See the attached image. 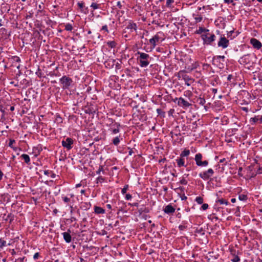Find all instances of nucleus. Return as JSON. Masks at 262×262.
Instances as JSON below:
<instances>
[{
    "instance_id": "obj_1",
    "label": "nucleus",
    "mask_w": 262,
    "mask_h": 262,
    "mask_svg": "<svg viewBox=\"0 0 262 262\" xmlns=\"http://www.w3.org/2000/svg\"><path fill=\"white\" fill-rule=\"evenodd\" d=\"M137 54L139 56L137 60L139 61V64L141 67L145 68L149 64V55L145 53L138 51Z\"/></svg>"
},
{
    "instance_id": "obj_2",
    "label": "nucleus",
    "mask_w": 262,
    "mask_h": 262,
    "mask_svg": "<svg viewBox=\"0 0 262 262\" xmlns=\"http://www.w3.org/2000/svg\"><path fill=\"white\" fill-rule=\"evenodd\" d=\"M177 75L179 79L183 80L185 84L187 86L191 85L194 81V79L187 75L184 71H179Z\"/></svg>"
},
{
    "instance_id": "obj_3",
    "label": "nucleus",
    "mask_w": 262,
    "mask_h": 262,
    "mask_svg": "<svg viewBox=\"0 0 262 262\" xmlns=\"http://www.w3.org/2000/svg\"><path fill=\"white\" fill-rule=\"evenodd\" d=\"M61 84V87L63 89H69L73 83L72 79L66 76H62L59 79Z\"/></svg>"
},
{
    "instance_id": "obj_4",
    "label": "nucleus",
    "mask_w": 262,
    "mask_h": 262,
    "mask_svg": "<svg viewBox=\"0 0 262 262\" xmlns=\"http://www.w3.org/2000/svg\"><path fill=\"white\" fill-rule=\"evenodd\" d=\"M162 35H163L162 33L158 32L149 39V43L152 46V48L156 47L157 42H162L164 40V38L161 36Z\"/></svg>"
},
{
    "instance_id": "obj_5",
    "label": "nucleus",
    "mask_w": 262,
    "mask_h": 262,
    "mask_svg": "<svg viewBox=\"0 0 262 262\" xmlns=\"http://www.w3.org/2000/svg\"><path fill=\"white\" fill-rule=\"evenodd\" d=\"M202 155L200 153L196 154L195 155L194 160L196 165L199 167H206L208 165V161L205 160L202 161Z\"/></svg>"
},
{
    "instance_id": "obj_6",
    "label": "nucleus",
    "mask_w": 262,
    "mask_h": 262,
    "mask_svg": "<svg viewBox=\"0 0 262 262\" xmlns=\"http://www.w3.org/2000/svg\"><path fill=\"white\" fill-rule=\"evenodd\" d=\"M202 39L204 41V43L205 44L209 45L212 42L215 40V36L213 34H210L209 33H206V34H203L202 36Z\"/></svg>"
},
{
    "instance_id": "obj_7",
    "label": "nucleus",
    "mask_w": 262,
    "mask_h": 262,
    "mask_svg": "<svg viewBox=\"0 0 262 262\" xmlns=\"http://www.w3.org/2000/svg\"><path fill=\"white\" fill-rule=\"evenodd\" d=\"M214 174V171L212 168H209L208 170L204 171L199 173V177L203 180L206 181L208 180Z\"/></svg>"
},
{
    "instance_id": "obj_8",
    "label": "nucleus",
    "mask_w": 262,
    "mask_h": 262,
    "mask_svg": "<svg viewBox=\"0 0 262 262\" xmlns=\"http://www.w3.org/2000/svg\"><path fill=\"white\" fill-rule=\"evenodd\" d=\"M62 145L67 149L69 150L72 148V144H73V140L72 139L67 138L65 140L62 141Z\"/></svg>"
},
{
    "instance_id": "obj_9",
    "label": "nucleus",
    "mask_w": 262,
    "mask_h": 262,
    "mask_svg": "<svg viewBox=\"0 0 262 262\" xmlns=\"http://www.w3.org/2000/svg\"><path fill=\"white\" fill-rule=\"evenodd\" d=\"M229 44V40L225 37H221L218 42V46L225 49L228 47Z\"/></svg>"
},
{
    "instance_id": "obj_10",
    "label": "nucleus",
    "mask_w": 262,
    "mask_h": 262,
    "mask_svg": "<svg viewBox=\"0 0 262 262\" xmlns=\"http://www.w3.org/2000/svg\"><path fill=\"white\" fill-rule=\"evenodd\" d=\"M120 126V124L116 122L114 124H112V125L108 129V130L111 132L112 134L116 135L119 132Z\"/></svg>"
},
{
    "instance_id": "obj_11",
    "label": "nucleus",
    "mask_w": 262,
    "mask_h": 262,
    "mask_svg": "<svg viewBox=\"0 0 262 262\" xmlns=\"http://www.w3.org/2000/svg\"><path fill=\"white\" fill-rule=\"evenodd\" d=\"M176 99L178 100V104L179 106L187 108L191 105L190 103H189L187 101H186L184 98L182 97L176 98Z\"/></svg>"
},
{
    "instance_id": "obj_12",
    "label": "nucleus",
    "mask_w": 262,
    "mask_h": 262,
    "mask_svg": "<svg viewBox=\"0 0 262 262\" xmlns=\"http://www.w3.org/2000/svg\"><path fill=\"white\" fill-rule=\"evenodd\" d=\"M238 61L241 64L245 65L249 64L250 62V55L249 54L244 55L240 58Z\"/></svg>"
},
{
    "instance_id": "obj_13",
    "label": "nucleus",
    "mask_w": 262,
    "mask_h": 262,
    "mask_svg": "<svg viewBox=\"0 0 262 262\" xmlns=\"http://www.w3.org/2000/svg\"><path fill=\"white\" fill-rule=\"evenodd\" d=\"M250 43L256 49H259L262 46L261 43L256 38H251L250 39Z\"/></svg>"
},
{
    "instance_id": "obj_14",
    "label": "nucleus",
    "mask_w": 262,
    "mask_h": 262,
    "mask_svg": "<svg viewBox=\"0 0 262 262\" xmlns=\"http://www.w3.org/2000/svg\"><path fill=\"white\" fill-rule=\"evenodd\" d=\"M163 211L165 213L170 214L173 213L175 211V208L171 205H167L163 209Z\"/></svg>"
},
{
    "instance_id": "obj_15",
    "label": "nucleus",
    "mask_w": 262,
    "mask_h": 262,
    "mask_svg": "<svg viewBox=\"0 0 262 262\" xmlns=\"http://www.w3.org/2000/svg\"><path fill=\"white\" fill-rule=\"evenodd\" d=\"M126 28L130 30L131 32H132L133 31H136L137 29V24L132 21H129L128 23Z\"/></svg>"
},
{
    "instance_id": "obj_16",
    "label": "nucleus",
    "mask_w": 262,
    "mask_h": 262,
    "mask_svg": "<svg viewBox=\"0 0 262 262\" xmlns=\"http://www.w3.org/2000/svg\"><path fill=\"white\" fill-rule=\"evenodd\" d=\"M178 167H186L185 159L184 158L180 157L176 160Z\"/></svg>"
},
{
    "instance_id": "obj_17",
    "label": "nucleus",
    "mask_w": 262,
    "mask_h": 262,
    "mask_svg": "<svg viewBox=\"0 0 262 262\" xmlns=\"http://www.w3.org/2000/svg\"><path fill=\"white\" fill-rule=\"evenodd\" d=\"M63 235V237L64 239V241L68 243H69L71 241V236L69 232H64L62 233Z\"/></svg>"
},
{
    "instance_id": "obj_18",
    "label": "nucleus",
    "mask_w": 262,
    "mask_h": 262,
    "mask_svg": "<svg viewBox=\"0 0 262 262\" xmlns=\"http://www.w3.org/2000/svg\"><path fill=\"white\" fill-rule=\"evenodd\" d=\"M94 212L96 214H104L105 212V211L103 208H102L100 207H99V206H94Z\"/></svg>"
},
{
    "instance_id": "obj_19",
    "label": "nucleus",
    "mask_w": 262,
    "mask_h": 262,
    "mask_svg": "<svg viewBox=\"0 0 262 262\" xmlns=\"http://www.w3.org/2000/svg\"><path fill=\"white\" fill-rule=\"evenodd\" d=\"M21 158L24 160L27 164H29L30 163V158L28 155L23 154L21 155Z\"/></svg>"
},
{
    "instance_id": "obj_20",
    "label": "nucleus",
    "mask_w": 262,
    "mask_h": 262,
    "mask_svg": "<svg viewBox=\"0 0 262 262\" xmlns=\"http://www.w3.org/2000/svg\"><path fill=\"white\" fill-rule=\"evenodd\" d=\"M120 136L116 137L112 141L113 144L118 146L120 142Z\"/></svg>"
},
{
    "instance_id": "obj_21",
    "label": "nucleus",
    "mask_w": 262,
    "mask_h": 262,
    "mask_svg": "<svg viewBox=\"0 0 262 262\" xmlns=\"http://www.w3.org/2000/svg\"><path fill=\"white\" fill-rule=\"evenodd\" d=\"M112 66H113L114 64H115V69L116 70H119L121 69V63L120 62H116V60H113L112 61Z\"/></svg>"
},
{
    "instance_id": "obj_22",
    "label": "nucleus",
    "mask_w": 262,
    "mask_h": 262,
    "mask_svg": "<svg viewBox=\"0 0 262 262\" xmlns=\"http://www.w3.org/2000/svg\"><path fill=\"white\" fill-rule=\"evenodd\" d=\"M106 44L111 48H114L116 47L117 45V43L115 41H107Z\"/></svg>"
},
{
    "instance_id": "obj_23",
    "label": "nucleus",
    "mask_w": 262,
    "mask_h": 262,
    "mask_svg": "<svg viewBox=\"0 0 262 262\" xmlns=\"http://www.w3.org/2000/svg\"><path fill=\"white\" fill-rule=\"evenodd\" d=\"M100 6H101L100 4H97L96 3H92V4L91 5L90 7L93 10H96V9L100 8Z\"/></svg>"
},
{
    "instance_id": "obj_24",
    "label": "nucleus",
    "mask_w": 262,
    "mask_h": 262,
    "mask_svg": "<svg viewBox=\"0 0 262 262\" xmlns=\"http://www.w3.org/2000/svg\"><path fill=\"white\" fill-rule=\"evenodd\" d=\"M190 154V151L189 149H185L184 151L182 152L180 155V157L184 158L185 157L188 156Z\"/></svg>"
},
{
    "instance_id": "obj_25",
    "label": "nucleus",
    "mask_w": 262,
    "mask_h": 262,
    "mask_svg": "<svg viewBox=\"0 0 262 262\" xmlns=\"http://www.w3.org/2000/svg\"><path fill=\"white\" fill-rule=\"evenodd\" d=\"M225 58L224 56H215L213 58V61L214 62H219L220 59H222L224 61Z\"/></svg>"
},
{
    "instance_id": "obj_26",
    "label": "nucleus",
    "mask_w": 262,
    "mask_h": 262,
    "mask_svg": "<svg viewBox=\"0 0 262 262\" xmlns=\"http://www.w3.org/2000/svg\"><path fill=\"white\" fill-rule=\"evenodd\" d=\"M193 18L195 19L196 23L200 22L202 20V17L200 15H195V14H193Z\"/></svg>"
},
{
    "instance_id": "obj_27",
    "label": "nucleus",
    "mask_w": 262,
    "mask_h": 262,
    "mask_svg": "<svg viewBox=\"0 0 262 262\" xmlns=\"http://www.w3.org/2000/svg\"><path fill=\"white\" fill-rule=\"evenodd\" d=\"M259 121V118L258 116H255L254 117L251 118L250 119V122L252 124L256 122Z\"/></svg>"
},
{
    "instance_id": "obj_28",
    "label": "nucleus",
    "mask_w": 262,
    "mask_h": 262,
    "mask_svg": "<svg viewBox=\"0 0 262 262\" xmlns=\"http://www.w3.org/2000/svg\"><path fill=\"white\" fill-rule=\"evenodd\" d=\"M217 202L219 203L221 205H228L229 202L223 199H219L217 201Z\"/></svg>"
},
{
    "instance_id": "obj_29",
    "label": "nucleus",
    "mask_w": 262,
    "mask_h": 262,
    "mask_svg": "<svg viewBox=\"0 0 262 262\" xmlns=\"http://www.w3.org/2000/svg\"><path fill=\"white\" fill-rule=\"evenodd\" d=\"M238 199L241 201H245L247 199V196L244 194H241L238 195Z\"/></svg>"
},
{
    "instance_id": "obj_30",
    "label": "nucleus",
    "mask_w": 262,
    "mask_h": 262,
    "mask_svg": "<svg viewBox=\"0 0 262 262\" xmlns=\"http://www.w3.org/2000/svg\"><path fill=\"white\" fill-rule=\"evenodd\" d=\"M62 200L63 201V202L65 203H69L71 201V199L70 198H69L67 196H64V195H62Z\"/></svg>"
},
{
    "instance_id": "obj_31",
    "label": "nucleus",
    "mask_w": 262,
    "mask_h": 262,
    "mask_svg": "<svg viewBox=\"0 0 262 262\" xmlns=\"http://www.w3.org/2000/svg\"><path fill=\"white\" fill-rule=\"evenodd\" d=\"M196 202L199 204H202L203 203V199L201 196H197L195 198Z\"/></svg>"
},
{
    "instance_id": "obj_32",
    "label": "nucleus",
    "mask_w": 262,
    "mask_h": 262,
    "mask_svg": "<svg viewBox=\"0 0 262 262\" xmlns=\"http://www.w3.org/2000/svg\"><path fill=\"white\" fill-rule=\"evenodd\" d=\"M77 5H78V7L81 9V11H83V9L84 6V2H82V1L79 2L77 3Z\"/></svg>"
},
{
    "instance_id": "obj_33",
    "label": "nucleus",
    "mask_w": 262,
    "mask_h": 262,
    "mask_svg": "<svg viewBox=\"0 0 262 262\" xmlns=\"http://www.w3.org/2000/svg\"><path fill=\"white\" fill-rule=\"evenodd\" d=\"M6 246V242L4 240L0 239V248H3Z\"/></svg>"
},
{
    "instance_id": "obj_34",
    "label": "nucleus",
    "mask_w": 262,
    "mask_h": 262,
    "mask_svg": "<svg viewBox=\"0 0 262 262\" xmlns=\"http://www.w3.org/2000/svg\"><path fill=\"white\" fill-rule=\"evenodd\" d=\"M128 186L127 185H125L124 187L122 188V190H121V192L123 194H125L127 189H128Z\"/></svg>"
},
{
    "instance_id": "obj_35",
    "label": "nucleus",
    "mask_w": 262,
    "mask_h": 262,
    "mask_svg": "<svg viewBox=\"0 0 262 262\" xmlns=\"http://www.w3.org/2000/svg\"><path fill=\"white\" fill-rule=\"evenodd\" d=\"M206 103V100L204 98H200L199 99V103L200 104V105H204Z\"/></svg>"
},
{
    "instance_id": "obj_36",
    "label": "nucleus",
    "mask_w": 262,
    "mask_h": 262,
    "mask_svg": "<svg viewBox=\"0 0 262 262\" xmlns=\"http://www.w3.org/2000/svg\"><path fill=\"white\" fill-rule=\"evenodd\" d=\"M174 2L173 0H166V6L168 7H171V4Z\"/></svg>"
},
{
    "instance_id": "obj_37",
    "label": "nucleus",
    "mask_w": 262,
    "mask_h": 262,
    "mask_svg": "<svg viewBox=\"0 0 262 262\" xmlns=\"http://www.w3.org/2000/svg\"><path fill=\"white\" fill-rule=\"evenodd\" d=\"M65 29L67 31H71L72 30V29H73V27H72L71 25L68 24V25H66Z\"/></svg>"
},
{
    "instance_id": "obj_38",
    "label": "nucleus",
    "mask_w": 262,
    "mask_h": 262,
    "mask_svg": "<svg viewBox=\"0 0 262 262\" xmlns=\"http://www.w3.org/2000/svg\"><path fill=\"white\" fill-rule=\"evenodd\" d=\"M25 257H19L16 259L14 262H24Z\"/></svg>"
},
{
    "instance_id": "obj_39",
    "label": "nucleus",
    "mask_w": 262,
    "mask_h": 262,
    "mask_svg": "<svg viewBox=\"0 0 262 262\" xmlns=\"http://www.w3.org/2000/svg\"><path fill=\"white\" fill-rule=\"evenodd\" d=\"M180 183L181 184L186 185L187 184V181L183 178L180 180Z\"/></svg>"
},
{
    "instance_id": "obj_40",
    "label": "nucleus",
    "mask_w": 262,
    "mask_h": 262,
    "mask_svg": "<svg viewBox=\"0 0 262 262\" xmlns=\"http://www.w3.org/2000/svg\"><path fill=\"white\" fill-rule=\"evenodd\" d=\"M103 168L102 166H99V168H98V170H97V171H96V173H97V174H100V172H101V171H103Z\"/></svg>"
},
{
    "instance_id": "obj_41",
    "label": "nucleus",
    "mask_w": 262,
    "mask_h": 262,
    "mask_svg": "<svg viewBox=\"0 0 262 262\" xmlns=\"http://www.w3.org/2000/svg\"><path fill=\"white\" fill-rule=\"evenodd\" d=\"M240 260V259L238 256H235L234 257L231 259V261L233 262H238Z\"/></svg>"
},
{
    "instance_id": "obj_42",
    "label": "nucleus",
    "mask_w": 262,
    "mask_h": 262,
    "mask_svg": "<svg viewBox=\"0 0 262 262\" xmlns=\"http://www.w3.org/2000/svg\"><path fill=\"white\" fill-rule=\"evenodd\" d=\"M208 208V205L207 204H203L201 206V208L203 210H206Z\"/></svg>"
},
{
    "instance_id": "obj_43",
    "label": "nucleus",
    "mask_w": 262,
    "mask_h": 262,
    "mask_svg": "<svg viewBox=\"0 0 262 262\" xmlns=\"http://www.w3.org/2000/svg\"><path fill=\"white\" fill-rule=\"evenodd\" d=\"M51 173H52V171H51V170H47L43 171V173L47 176H50Z\"/></svg>"
},
{
    "instance_id": "obj_44",
    "label": "nucleus",
    "mask_w": 262,
    "mask_h": 262,
    "mask_svg": "<svg viewBox=\"0 0 262 262\" xmlns=\"http://www.w3.org/2000/svg\"><path fill=\"white\" fill-rule=\"evenodd\" d=\"M104 180V178H102V177H99L97 179V183H98L99 182L101 183V182H103Z\"/></svg>"
},
{
    "instance_id": "obj_45",
    "label": "nucleus",
    "mask_w": 262,
    "mask_h": 262,
    "mask_svg": "<svg viewBox=\"0 0 262 262\" xmlns=\"http://www.w3.org/2000/svg\"><path fill=\"white\" fill-rule=\"evenodd\" d=\"M101 30H104V31H106L107 33H108V30L107 29V25L103 26L101 28Z\"/></svg>"
},
{
    "instance_id": "obj_46",
    "label": "nucleus",
    "mask_w": 262,
    "mask_h": 262,
    "mask_svg": "<svg viewBox=\"0 0 262 262\" xmlns=\"http://www.w3.org/2000/svg\"><path fill=\"white\" fill-rule=\"evenodd\" d=\"M39 256V254L38 252H36L35 253L34 255H33V258L34 260H36L37 259H38V257Z\"/></svg>"
},
{
    "instance_id": "obj_47",
    "label": "nucleus",
    "mask_w": 262,
    "mask_h": 262,
    "mask_svg": "<svg viewBox=\"0 0 262 262\" xmlns=\"http://www.w3.org/2000/svg\"><path fill=\"white\" fill-rule=\"evenodd\" d=\"M132 195L129 193L126 194L125 195V199L127 200H130L132 199Z\"/></svg>"
},
{
    "instance_id": "obj_48",
    "label": "nucleus",
    "mask_w": 262,
    "mask_h": 262,
    "mask_svg": "<svg viewBox=\"0 0 262 262\" xmlns=\"http://www.w3.org/2000/svg\"><path fill=\"white\" fill-rule=\"evenodd\" d=\"M14 143H15V140H10V142H9V146L10 147H11V148H13L12 145H13V144Z\"/></svg>"
},
{
    "instance_id": "obj_49",
    "label": "nucleus",
    "mask_w": 262,
    "mask_h": 262,
    "mask_svg": "<svg viewBox=\"0 0 262 262\" xmlns=\"http://www.w3.org/2000/svg\"><path fill=\"white\" fill-rule=\"evenodd\" d=\"M14 60L16 61V62H20V59L19 57H17V56H15L14 57Z\"/></svg>"
},
{
    "instance_id": "obj_50",
    "label": "nucleus",
    "mask_w": 262,
    "mask_h": 262,
    "mask_svg": "<svg viewBox=\"0 0 262 262\" xmlns=\"http://www.w3.org/2000/svg\"><path fill=\"white\" fill-rule=\"evenodd\" d=\"M179 229H180V230H184V229L185 228V226H184V225H179Z\"/></svg>"
},
{
    "instance_id": "obj_51",
    "label": "nucleus",
    "mask_w": 262,
    "mask_h": 262,
    "mask_svg": "<svg viewBox=\"0 0 262 262\" xmlns=\"http://www.w3.org/2000/svg\"><path fill=\"white\" fill-rule=\"evenodd\" d=\"M50 177L52 178H55L56 177V174L52 171V173L50 174Z\"/></svg>"
},
{
    "instance_id": "obj_52",
    "label": "nucleus",
    "mask_w": 262,
    "mask_h": 262,
    "mask_svg": "<svg viewBox=\"0 0 262 262\" xmlns=\"http://www.w3.org/2000/svg\"><path fill=\"white\" fill-rule=\"evenodd\" d=\"M224 2L227 4H230L233 2V0H224Z\"/></svg>"
},
{
    "instance_id": "obj_53",
    "label": "nucleus",
    "mask_w": 262,
    "mask_h": 262,
    "mask_svg": "<svg viewBox=\"0 0 262 262\" xmlns=\"http://www.w3.org/2000/svg\"><path fill=\"white\" fill-rule=\"evenodd\" d=\"M117 6L120 8L121 9V7H122V5L121 4V2H118L117 3Z\"/></svg>"
},
{
    "instance_id": "obj_54",
    "label": "nucleus",
    "mask_w": 262,
    "mask_h": 262,
    "mask_svg": "<svg viewBox=\"0 0 262 262\" xmlns=\"http://www.w3.org/2000/svg\"><path fill=\"white\" fill-rule=\"evenodd\" d=\"M3 176H4V174H3V172L1 170H0V181L2 180Z\"/></svg>"
},
{
    "instance_id": "obj_55",
    "label": "nucleus",
    "mask_w": 262,
    "mask_h": 262,
    "mask_svg": "<svg viewBox=\"0 0 262 262\" xmlns=\"http://www.w3.org/2000/svg\"><path fill=\"white\" fill-rule=\"evenodd\" d=\"M70 209H71V210H70V213H71V214H72V213H73V206H72V205H70Z\"/></svg>"
},
{
    "instance_id": "obj_56",
    "label": "nucleus",
    "mask_w": 262,
    "mask_h": 262,
    "mask_svg": "<svg viewBox=\"0 0 262 262\" xmlns=\"http://www.w3.org/2000/svg\"><path fill=\"white\" fill-rule=\"evenodd\" d=\"M184 93H186V95H191V92H190L189 91H185Z\"/></svg>"
},
{
    "instance_id": "obj_57",
    "label": "nucleus",
    "mask_w": 262,
    "mask_h": 262,
    "mask_svg": "<svg viewBox=\"0 0 262 262\" xmlns=\"http://www.w3.org/2000/svg\"><path fill=\"white\" fill-rule=\"evenodd\" d=\"M106 207L108 209H112V206L110 204H107Z\"/></svg>"
},
{
    "instance_id": "obj_58",
    "label": "nucleus",
    "mask_w": 262,
    "mask_h": 262,
    "mask_svg": "<svg viewBox=\"0 0 262 262\" xmlns=\"http://www.w3.org/2000/svg\"><path fill=\"white\" fill-rule=\"evenodd\" d=\"M231 202L233 203H235L236 202V199H235V198L231 199Z\"/></svg>"
},
{
    "instance_id": "obj_59",
    "label": "nucleus",
    "mask_w": 262,
    "mask_h": 262,
    "mask_svg": "<svg viewBox=\"0 0 262 262\" xmlns=\"http://www.w3.org/2000/svg\"><path fill=\"white\" fill-rule=\"evenodd\" d=\"M16 254V252L14 249H12L11 251V254L12 255H15Z\"/></svg>"
},
{
    "instance_id": "obj_60",
    "label": "nucleus",
    "mask_w": 262,
    "mask_h": 262,
    "mask_svg": "<svg viewBox=\"0 0 262 262\" xmlns=\"http://www.w3.org/2000/svg\"><path fill=\"white\" fill-rule=\"evenodd\" d=\"M157 112L158 113V114H160L161 112V110L160 108L157 109Z\"/></svg>"
},
{
    "instance_id": "obj_61",
    "label": "nucleus",
    "mask_w": 262,
    "mask_h": 262,
    "mask_svg": "<svg viewBox=\"0 0 262 262\" xmlns=\"http://www.w3.org/2000/svg\"><path fill=\"white\" fill-rule=\"evenodd\" d=\"M225 161V158H223V159H221V160H220V163H223V162H224Z\"/></svg>"
},
{
    "instance_id": "obj_62",
    "label": "nucleus",
    "mask_w": 262,
    "mask_h": 262,
    "mask_svg": "<svg viewBox=\"0 0 262 262\" xmlns=\"http://www.w3.org/2000/svg\"><path fill=\"white\" fill-rule=\"evenodd\" d=\"M71 220L72 221H75L76 220V218L74 217H71Z\"/></svg>"
},
{
    "instance_id": "obj_63",
    "label": "nucleus",
    "mask_w": 262,
    "mask_h": 262,
    "mask_svg": "<svg viewBox=\"0 0 262 262\" xmlns=\"http://www.w3.org/2000/svg\"><path fill=\"white\" fill-rule=\"evenodd\" d=\"M259 123L260 124H262V116H261V117L259 118Z\"/></svg>"
},
{
    "instance_id": "obj_64",
    "label": "nucleus",
    "mask_w": 262,
    "mask_h": 262,
    "mask_svg": "<svg viewBox=\"0 0 262 262\" xmlns=\"http://www.w3.org/2000/svg\"><path fill=\"white\" fill-rule=\"evenodd\" d=\"M204 30V29H203V28H200L199 29V31H200V32H203Z\"/></svg>"
}]
</instances>
